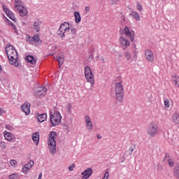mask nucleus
<instances>
[{"instance_id":"nucleus-1","label":"nucleus","mask_w":179,"mask_h":179,"mask_svg":"<svg viewBox=\"0 0 179 179\" xmlns=\"http://www.w3.org/2000/svg\"><path fill=\"white\" fill-rule=\"evenodd\" d=\"M6 52L10 64L14 65V66H19V55H17L16 49H15L12 45H9L6 48Z\"/></svg>"},{"instance_id":"nucleus-2","label":"nucleus","mask_w":179,"mask_h":179,"mask_svg":"<svg viewBox=\"0 0 179 179\" xmlns=\"http://www.w3.org/2000/svg\"><path fill=\"white\" fill-rule=\"evenodd\" d=\"M115 99L119 103H122L124 101V85H122V83H115Z\"/></svg>"},{"instance_id":"nucleus-3","label":"nucleus","mask_w":179,"mask_h":179,"mask_svg":"<svg viewBox=\"0 0 179 179\" xmlns=\"http://www.w3.org/2000/svg\"><path fill=\"white\" fill-rule=\"evenodd\" d=\"M55 138H57V133L55 131H51L49 134L48 144L50 153L53 155L57 152V141H55Z\"/></svg>"},{"instance_id":"nucleus-4","label":"nucleus","mask_w":179,"mask_h":179,"mask_svg":"<svg viewBox=\"0 0 179 179\" xmlns=\"http://www.w3.org/2000/svg\"><path fill=\"white\" fill-rule=\"evenodd\" d=\"M146 132L148 136H150V138H155V136L157 135V132H159V124L157 122L155 121L150 122L147 127Z\"/></svg>"},{"instance_id":"nucleus-5","label":"nucleus","mask_w":179,"mask_h":179,"mask_svg":"<svg viewBox=\"0 0 179 179\" xmlns=\"http://www.w3.org/2000/svg\"><path fill=\"white\" fill-rule=\"evenodd\" d=\"M71 28L72 27H71V24H69V22H64L62 23L59 26L58 31H57L58 36H59V37H61V38H64V37H65V34H66V33H69V31H71Z\"/></svg>"},{"instance_id":"nucleus-6","label":"nucleus","mask_w":179,"mask_h":179,"mask_svg":"<svg viewBox=\"0 0 179 179\" xmlns=\"http://www.w3.org/2000/svg\"><path fill=\"white\" fill-rule=\"evenodd\" d=\"M85 76L87 82L90 84L91 87L94 86V75L89 66L85 67Z\"/></svg>"},{"instance_id":"nucleus-7","label":"nucleus","mask_w":179,"mask_h":179,"mask_svg":"<svg viewBox=\"0 0 179 179\" xmlns=\"http://www.w3.org/2000/svg\"><path fill=\"white\" fill-rule=\"evenodd\" d=\"M61 120H62V116L59 112H52L50 113V122L52 127H57V125H59L61 122Z\"/></svg>"},{"instance_id":"nucleus-8","label":"nucleus","mask_w":179,"mask_h":179,"mask_svg":"<svg viewBox=\"0 0 179 179\" xmlns=\"http://www.w3.org/2000/svg\"><path fill=\"white\" fill-rule=\"evenodd\" d=\"M119 44L122 47V48H123V50H127L128 47L131 45L129 40H128L127 38H124L123 36L120 37Z\"/></svg>"},{"instance_id":"nucleus-9","label":"nucleus","mask_w":179,"mask_h":179,"mask_svg":"<svg viewBox=\"0 0 179 179\" xmlns=\"http://www.w3.org/2000/svg\"><path fill=\"white\" fill-rule=\"evenodd\" d=\"M30 44L32 45H35V47H38V45H41L43 41L40 39V36L38 35H34V37L31 38L29 40Z\"/></svg>"},{"instance_id":"nucleus-10","label":"nucleus","mask_w":179,"mask_h":179,"mask_svg":"<svg viewBox=\"0 0 179 179\" xmlns=\"http://www.w3.org/2000/svg\"><path fill=\"white\" fill-rule=\"evenodd\" d=\"M145 57L148 62H155V54L153 51L150 49H147L145 50Z\"/></svg>"},{"instance_id":"nucleus-11","label":"nucleus","mask_w":179,"mask_h":179,"mask_svg":"<svg viewBox=\"0 0 179 179\" xmlns=\"http://www.w3.org/2000/svg\"><path fill=\"white\" fill-rule=\"evenodd\" d=\"M76 28L72 27L68 35L67 40L68 41H69V43H73V41L75 40V38H76Z\"/></svg>"},{"instance_id":"nucleus-12","label":"nucleus","mask_w":179,"mask_h":179,"mask_svg":"<svg viewBox=\"0 0 179 179\" xmlns=\"http://www.w3.org/2000/svg\"><path fill=\"white\" fill-rule=\"evenodd\" d=\"M124 34L127 37H129L131 41H134L135 38V31L129 30L128 27H124Z\"/></svg>"},{"instance_id":"nucleus-13","label":"nucleus","mask_w":179,"mask_h":179,"mask_svg":"<svg viewBox=\"0 0 179 179\" xmlns=\"http://www.w3.org/2000/svg\"><path fill=\"white\" fill-rule=\"evenodd\" d=\"M85 122L87 129L88 131H92L93 130V122H92V119H90V117L89 115H85Z\"/></svg>"},{"instance_id":"nucleus-14","label":"nucleus","mask_w":179,"mask_h":179,"mask_svg":"<svg viewBox=\"0 0 179 179\" xmlns=\"http://www.w3.org/2000/svg\"><path fill=\"white\" fill-rule=\"evenodd\" d=\"M3 9L6 15L8 16V17H9V19L13 20V22H16V18L15 17V15H13V13H12L10 10L8 9L6 6H3Z\"/></svg>"},{"instance_id":"nucleus-15","label":"nucleus","mask_w":179,"mask_h":179,"mask_svg":"<svg viewBox=\"0 0 179 179\" xmlns=\"http://www.w3.org/2000/svg\"><path fill=\"white\" fill-rule=\"evenodd\" d=\"M46 93H47V88L40 87L36 92H35L34 96H36V97H43L45 96Z\"/></svg>"},{"instance_id":"nucleus-16","label":"nucleus","mask_w":179,"mask_h":179,"mask_svg":"<svg viewBox=\"0 0 179 179\" xmlns=\"http://www.w3.org/2000/svg\"><path fill=\"white\" fill-rule=\"evenodd\" d=\"M33 166H34V161H30L27 164H25L24 167H22V173H24V174H26L27 171H29V170H30L33 167Z\"/></svg>"},{"instance_id":"nucleus-17","label":"nucleus","mask_w":179,"mask_h":179,"mask_svg":"<svg viewBox=\"0 0 179 179\" xmlns=\"http://www.w3.org/2000/svg\"><path fill=\"white\" fill-rule=\"evenodd\" d=\"M22 110L24 113L25 115H29L30 114V103H24L22 107Z\"/></svg>"},{"instance_id":"nucleus-18","label":"nucleus","mask_w":179,"mask_h":179,"mask_svg":"<svg viewBox=\"0 0 179 179\" xmlns=\"http://www.w3.org/2000/svg\"><path fill=\"white\" fill-rule=\"evenodd\" d=\"M93 174V171L92 169L88 168L84 172L82 173L83 179H87L90 176Z\"/></svg>"},{"instance_id":"nucleus-19","label":"nucleus","mask_w":179,"mask_h":179,"mask_svg":"<svg viewBox=\"0 0 179 179\" xmlns=\"http://www.w3.org/2000/svg\"><path fill=\"white\" fill-rule=\"evenodd\" d=\"M32 141L34 142L35 145H38L40 143V134L38 132H35L32 134Z\"/></svg>"},{"instance_id":"nucleus-20","label":"nucleus","mask_w":179,"mask_h":179,"mask_svg":"<svg viewBox=\"0 0 179 179\" xmlns=\"http://www.w3.org/2000/svg\"><path fill=\"white\" fill-rule=\"evenodd\" d=\"M17 12H19L20 15L23 17L27 15V8L22 6V7H20L19 9H17Z\"/></svg>"},{"instance_id":"nucleus-21","label":"nucleus","mask_w":179,"mask_h":179,"mask_svg":"<svg viewBox=\"0 0 179 179\" xmlns=\"http://www.w3.org/2000/svg\"><path fill=\"white\" fill-rule=\"evenodd\" d=\"M172 121L176 125H179V113L178 112H175L172 116Z\"/></svg>"},{"instance_id":"nucleus-22","label":"nucleus","mask_w":179,"mask_h":179,"mask_svg":"<svg viewBox=\"0 0 179 179\" xmlns=\"http://www.w3.org/2000/svg\"><path fill=\"white\" fill-rule=\"evenodd\" d=\"M171 80L176 87H179V76L177 75L171 76Z\"/></svg>"},{"instance_id":"nucleus-23","label":"nucleus","mask_w":179,"mask_h":179,"mask_svg":"<svg viewBox=\"0 0 179 179\" xmlns=\"http://www.w3.org/2000/svg\"><path fill=\"white\" fill-rule=\"evenodd\" d=\"M37 119L39 122H44V121L47 120V115L46 113L38 114Z\"/></svg>"},{"instance_id":"nucleus-24","label":"nucleus","mask_w":179,"mask_h":179,"mask_svg":"<svg viewBox=\"0 0 179 179\" xmlns=\"http://www.w3.org/2000/svg\"><path fill=\"white\" fill-rule=\"evenodd\" d=\"M130 16L133 17L136 22H139V20H141V15H139V13H138L136 11H131Z\"/></svg>"},{"instance_id":"nucleus-25","label":"nucleus","mask_w":179,"mask_h":179,"mask_svg":"<svg viewBox=\"0 0 179 179\" xmlns=\"http://www.w3.org/2000/svg\"><path fill=\"white\" fill-rule=\"evenodd\" d=\"M75 22L78 24L80 23L82 17H80V13L78 11L74 12Z\"/></svg>"},{"instance_id":"nucleus-26","label":"nucleus","mask_w":179,"mask_h":179,"mask_svg":"<svg viewBox=\"0 0 179 179\" xmlns=\"http://www.w3.org/2000/svg\"><path fill=\"white\" fill-rule=\"evenodd\" d=\"M22 6H24V4H23L22 1H20V0H15V10L22 8Z\"/></svg>"},{"instance_id":"nucleus-27","label":"nucleus","mask_w":179,"mask_h":179,"mask_svg":"<svg viewBox=\"0 0 179 179\" xmlns=\"http://www.w3.org/2000/svg\"><path fill=\"white\" fill-rule=\"evenodd\" d=\"M40 26H41V21H36L34 23V29L36 30V31L38 32L40 31Z\"/></svg>"},{"instance_id":"nucleus-28","label":"nucleus","mask_w":179,"mask_h":179,"mask_svg":"<svg viewBox=\"0 0 179 179\" xmlns=\"http://www.w3.org/2000/svg\"><path fill=\"white\" fill-rule=\"evenodd\" d=\"M27 61L28 62H29L30 64H31L32 65H34V64H36V58H34L31 55H29V56L27 57Z\"/></svg>"},{"instance_id":"nucleus-29","label":"nucleus","mask_w":179,"mask_h":179,"mask_svg":"<svg viewBox=\"0 0 179 179\" xmlns=\"http://www.w3.org/2000/svg\"><path fill=\"white\" fill-rule=\"evenodd\" d=\"M124 57H125L127 62H131V59H132V55L129 52H125L124 53Z\"/></svg>"},{"instance_id":"nucleus-30","label":"nucleus","mask_w":179,"mask_h":179,"mask_svg":"<svg viewBox=\"0 0 179 179\" xmlns=\"http://www.w3.org/2000/svg\"><path fill=\"white\" fill-rule=\"evenodd\" d=\"M4 138L6 141H8V142H11V141H12V134L10 132L5 131Z\"/></svg>"},{"instance_id":"nucleus-31","label":"nucleus","mask_w":179,"mask_h":179,"mask_svg":"<svg viewBox=\"0 0 179 179\" xmlns=\"http://www.w3.org/2000/svg\"><path fill=\"white\" fill-rule=\"evenodd\" d=\"M54 59H56L57 61H58L59 68H61V65H62L64 64V59H65L64 56H60L59 57H55Z\"/></svg>"},{"instance_id":"nucleus-32","label":"nucleus","mask_w":179,"mask_h":179,"mask_svg":"<svg viewBox=\"0 0 179 179\" xmlns=\"http://www.w3.org/2000/svg\"><path fill=\"white\" fill-rule=\"evenodd\" d=\"M173 176L176 177V178L179 179V165L175 166Z\"/></svg>"},{"instance_id":"nucleus-33","label":"nucleus","mask_w":179,"mask_h":179,"mask_svg":"<svg viewBox=\"0 0 179 179\" xmlns=\"http://www.w3.org/2000/svg\"><path fill=\"white\" fill-rule=\"evenodd\" d=\"M9 179H20L19 174L17 173H13L10 176H8Z\"/></svg>"},{"instance_id":"nucleus-34","label":"nucleus","mask_w":179,"mask_h":179,"mask_svg":"<svg viewBox=\"0 0 179 179\" xmlns=\"http://www.w3.org/2000/svg\"><path fill=\"white\" fill-rule=\"evenodd\" d=\"M164 105L165 108H170V101L169 99H166L164 101Z\"/></svg>"},{"instance_id":"nucleus-35","label":"nucleus","mask_w":179,"mask_h":179,"mask_svg":"<svg viewBox=\"0 0 179 179\" xmlns=\"http://www.w3.org/2000/svg\"><path fill=\"white\" fill-rule=\"evenodd\" d=\"M136 9L139 12H142V10H143V8L142 7V4H141V3H139V2L137 3Z\"/></svg>"},{"instance_id":"nucleus-36","label":"nucleus","mask_w":179,"mask_h":179,"mask_svg":"<svg viewBox=\"0 0 179 179\" xmlns=\"http://www.w3.org/2000/svg\"><path fill=\"white\" fill-rule=\"evenodd\" d=\"M168 163L170 167H174V159L169 158Z\"/></svg>"},{"instance_id":"nucleus-37","label":"nucleus","mask_w":179,"mask_h":179,"mask_svg":"<svg viewBox=\"0 0 179 179\" xmlns=\"http://www.w3.org/2000/svg\"><path fill=\"white\" fill-rule=\"evenodd\" d=\"M10 164H11V166H13L15 167V166H17V162L15 159H12L10 162Z\"/></svg>"},{"instance_id":"nucleus-38","label":"nucleus","mask_w":179,"mask_h":179,"mask_svg":"<svg viewBox=\"0 0 179 179\" xmlns=\"http://www.w3.org/2000/svg\"><path fill=\"white\" fill-rule=\"evenodd\" d=\"M0 147L1 149H5L6 148V144L3 141H0Z\"/></svg>"},{"instance_id":"nucleus-39","label":"nucleus","mask_w":179,"mask_h":179,"mask_svg":"<svg viewBox=\"0 0 179 179\" xmlns=\"http://www.w3.org/2000/svg\"><path fill=\"white\" fill-rule=\"evenodd\" d=\"M108 177H110V173L108 171H106L102 179H108Z\"/></svg>"},{"instance_id":"nucleus-40","label":"nucleus","mask_w":179,"mask_h":179,"mask_svg":"<svg viewBox=\"0 0 179 179\" xmlns=\"http://www.w3.org/2000/svg\"><path fill=\"white\" fill-rule=\"evenodd\" d=\"M8 24H10V26H12L14 29V30H16V27L15 26V24H13V22H12L10 20H8Z\"/></svg>"},{"instance_id":"nucleus-41","label":"nucleus","mask_w":179,"mask_h":179,"mask_svg":"<svg viewBox=\"0 0 179 179\" xmlns=\"http://www.w3.org/2000/svg\"><path fill=\"white\" fill-rule=\"evenodd\" d=\"M6 129H8V131H13V127H11L10 125H6Z\"/></svg>"},{"instance_id":"nucleus-42","label":"nucleus","mask_w":179,"mask_h":179,"mask_svg":"<svg viewBox=\"0 0 179 179\" xmlns=\"http://www.w3.org/2000/svg\"><path fill=\"white\" fill-rule=\"evenodd\" d=\"M73 169H75L74 164H72L71 166H69V169L70 171H73Z\"/></svg>"},{"instance_id":"nucleus-43","label":"nucleus","mask_w":179,"mask_h":179,"mask_svg":"<svg viewBox=\"0 0 179 179\" xmlns=\"http://www.w3.org/2000/svg\"><path fill=\"white\" fill-rule=\"evenodd\" d=\"M72 108V105L71 103L68 104V111L71 113V110Z\"/></svg>"},{"instance_id":"nucleus-44","label":"nucleus","mask_w":179,"mask_h":179,"mask_svg":"<svg viewBox=\"0 0 179 179\" xmlns=\"http://www.w3.org/2000/svg\"><path fill=\"white\" fill-rule=\"evenodd\" d=\"M85 10H86V12H90V7L86 6L85 7Z\"/></svg>"},{"instance_id":"nucleus-45","label":"nucleus","mask_w":179,"mask_h":179,"mask_svg":"<svg viewBox=\"0 0 179 179\" xmlns=\"http://www.w3.org/2000/svg\"><path fill=\"white\" fill-rule=\"evenodd\" d=\"M5 112V110H3V109H2L1 108H0V115H1V114H3V113H4Z\"/></svg>"},{"instance_id":"nucleus-46","label":"nucleus","mask_w":179,"mask_h":179,"mask_svg":"<svg viewBox=\"0 0 179 179\" xmlns=\"http://www.w3.org/2000/svg\"><path fill=\"white\" fill-rule=\"evenodd\" d=\"M43 177V173H39L38 179H41Z\"/></svg>"},{"instance_id":"nucleus-47","label":"nucleus","mask_w":179,"mask_h":179,"mask_svg":"<svg viewBox=\"0 0 179 179\" xmlns=\"http://www.w3.org/2000/svg\"><path fill=\"white\" fill-rule=\"evenodd\" d=\"M113 3H117V2H120V0H112Z\"/></svg>"},{"instance_id":"nucleus-48","label":"nucleus","mask_w":179,"mask_h":179,"mask_svg":"<svg viewBox=\"0 0 179 179\" xmlns=\"http://www.w3.org/2000/svg\"><path fill=\"white\" fill-rule=\"evenodd\" d=\"M96 138L98 139H101V136L100 134H97Z\"/></svg>"},{"instance_id":"nucleus-49","label":"nucleus","mask_w":179,"mask_h":179,"mask_svg":"<svg viewBox=\"0 0 179 179\" xmlns=\"http://www.w3.org/2000/svg\"><path fill=\"white\" fill-rule=\"evenodd\" d=\"M129 150H130V152L132 153V152H134V148H131L129 149Z\"/></svg>"},{"instance_id":"nucleus-50","label":"nucleus","mask_w":179,"mask_h":179,"mask_svg":"<svg viewBox=\"0 0 179 179\" xmlns=\"http://www.w3.org/2000/svg\"><path fill=\"white\" fill-rule=\"evenodd\" d=\"M0 72H2V66L0 65Z\"/></svg>"},{"instance_id":"nucleus-51","label":"nucleus","mask_w":179,"mask_h":179,"mask_svg":"<svg viewBox=\"0 0 179 179\" xmlns=\"http://www.w3.org/2000/svg\"><path fill=\"white\" fill-rule=\"evenodd\" d=\"M103 62H104V59H103Z\"/></svg>"},{"instance_id":"nucleus-52","label":"nucleus","mask_w":179,"mask_h":179,"mask_svg":"<svg viewBox=\"0 0 179 179\" xmlns=\"http://www.w3.org/2000/svg\"><path fill=\"white\" fill-rule=\"evenodd\" d=\"M161 1H165V0H161Z\"/></svg>"}]
</instances>
